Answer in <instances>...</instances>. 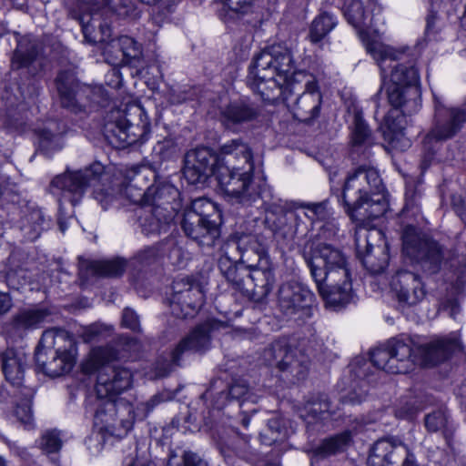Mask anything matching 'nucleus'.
I'll use <instances>...</instances> for the list:
<instances>
[{
	"instance_id": "obj_1",
	"label": "nucleus",
	"mask_w": 466,
	"mask_h": 466,
	"mask_svg": "<svg viewBox=\"0 0 466 466\" xmlns=\"http://www.w3.org/2000/svg\"><path fill=\"white\" fill-rule=\"evenodd\" d=\"M302 256L318 291L332 307L343 306L352 297L351 274L341 249L325 242H307Z\"/></svg>"
},
{
	"instance_id": "obj_2",
	"label": "nucleus",
	"mask_w": 466,
	"mask_h": 466,
	"mask_svg": "<svg viewBox=\"0 0 466 466\" xmlns=\"http://www.w3.org/2000/svg\"><path fill=\"white\" fill-rule=\"evenodd\" d=\"M242 242L240 239L237 247L240 252L238 262L225 278L236 289L265 298L276 282L274 264L264 248H244Z\"/></svg>"
},
{
	"instance_id": "obj_3",
	"label": "nucleus",
	"mask_w": 466,
	"mask_h": 466,
	"mask_svg": "<svg viewBox=\"0 0 466 466\" xmlns=\"http://www.w3.org/2000/svg\"><path fill=\"white\" fill-rule=\"evenodd\" d=\"M149 129L150 123L143 108L128 105L124 109L116 108L107 114L104 136L113 147L124 148L144 143Z\"/></svg>"
},
{
	"instance_id": "obj_4",
	"label": "nucleus",
	"mask_w": 466,
	"mask_h": 466,
	"mask_svg": "<svg viewBox=\"0 0 466 466\" xmlns=\"http://www.w3.org/2000/svg\"><path fill=\"white\" fill-rule=\"evenodd\" d=\"M75 350L73 339L67 332L46 330L35 350L36 366L47 376H61L74 367Z\"/></svg>"
},
{
	"instance_id": "obj_5",
	"label": "nucleus",
	"mask_w": 466,
	"mask_h": 466,
	"mask_svg": "<svg viewBox=\"0 0 466 466\" xmlns=\"http://www.w3.org/2000/svg\"><path fill=\"white\" fill-rule=\"evenodd\" d=\"M221 213L205 198L195 199L181 222L185 234L201 247H212L220 236Z\"/></svg>"
},
{
	"instance_id": "obj_6",
	"label": "nucleus",
	"mask_w": 466,
	"mask_h": 466,
	"mask_svg": "<svg viewBox=\"0 0 466 466\" xmlns=\"http://www.w3.org/2000/svg\"><path fill=\"white\" fill-rule=\"evenodd\" d=\"M254 164L241 170L221 167L217 170L216 179L226 195L243 205L250 206L258 199L266 201L270 191L265 181L252 180Z\"/></svg>"
},
{
	"instance_id": "obj_7",
	"label": "nucleus",
	"mask_w": 466,
	"mask_h": 466,
	"mask_svg": "<svg viewBox=\"0 0 466 466\" xmlns=\"http://www.w3.org/2000/svg\"><path fill=\"white\" fill-rule=\"evenodd\" d=\"M89 13L78 15L71 12L73 18L79 21L86 42L96 44L104 42L110 36V28L101 20L99 10L108 8L118 16L127 17L134 12L132 0H85Z\"/></svg>"
},
{
	"instance_id": "obj_8",
	"label": "nucleus",
	"mask_w": 466,
	"mask_h": 466,
	"mask_svg": "<svg viewBox=\"0 0 466 466\" xmlns=\"http://www.w3.org/2000/svg\"><path fill=\"white\" fill-rule=\"evenodd\" d=\"M401 239L405 259L430 274L440 270L443 254L437 241L411 225L403 228Z\"/></svg>"
},
{
	"instance_id": "obj_9",
	"label": "nucleus",
	"mask_w": 466,
	"mask_h": 466,
	"mask_svg": "<svg viewBox=\"0 0 466 466\" xmlns=\"http://www.w3.org/2000/svg\"><path fill=\"white\" fill-rule=\"evenodd\" d=\"M388 99L393 107H402L403 113L412 114L420 107V77L412 63L393 66L390 74Z\"/></svg>"
},
{
	"instance_id": "obj_10",
	"label": "nucleus",
	"mask_w": 466,
	"mask_h": 466,
	"mask_svg": "<svg viewBox=\"0 0 466 466\" xmlns=\"http://www.w3.org/2000/svg\"><path fill=\"white\" fill-rule=\"evenodd\" d=\"M382 189V180L374 167L361 166L349 174L341 192L346 212L356 219L357 213L368 203L370 196Z\"/></svg>"
},
{
	"instance_id": "obj_11",
	"label": "nucleus",
	"mask_w": 466,
	"mask_h": 466,
	"mask_svg": "<svg viewBox=\"0 0 466 466\" xmlns=\"http://www.w3.org/2000/svg\"><path fill=\"white\" fill-rule=\"evenodd\" d=\"M373 366L391 374H406L418 363L415 343L409 338H393L370 352Z\"/></svg>"
},
{
	"instance_id": "obj_12",
	"label": "nucleus",
	"mask_w": 466,
	"mask_h": 466,
	"mask_svg": "<svg viewBox=\"0 0 466 466\" xmlns=\"http://www.w3.org/2000/svg\"><path fill=\"white\" fill-rule=\"evenodd\" d=\"M95 425L99 431L116 438L125 437L136 420L133 405L125 399L96 397Z\"/></svg>"
},
{
	"instance_id": "obj_13",
	"label": "nucleus",
	"mask_w": 466,
	"mask_h": 466,
	"mask_svg": "<svg viewBox=\"0 0 466 466\" xmlns=\"http://www.w3.org/2000/svg\"><path fill=\"white\" fill-rule=\"evenodd\" d=\"M292 80L295 92L291 93L286 105L296 119L309 123L319 116L322 102L317 78L307 71H299L295 72Z\"/></svg>"
},
{
	"instance_id": "obj_14",
	"label": "nucleus",
	"mask_w": 466,
	"mask_h": 466,
	"mask_svg": "<svg viewBox=\"0 0 466 466\" xmlns=\"http://www.w3.org/2000/svg\"><path fill=\"white\" fill-rule=\"evenodd\" d=\"M262 361L278 369L284 380L296 382L306 378L309 358L297 348L290 347L285 339H279L267 347L261 355Z\"/></svg>"
},
{
	"instance_id": "obj_15",
	"label": "nucleus",
	"mask_w": 466,
	"mask_h": 466,
	"mask_svg": "<svg viewBox=\"0 0 466 466\" xmlns=\"http://www.w3.org/2000/svg\"><path fill=\"white\" fill-rule=\"evenodd\" d=\"M344 15L348 22L359 30L360 35L365 45L367 52L377 62L381 71V76H385V69L382 64L387 61L401 59L404 53L383 44L382 42L368 37L365 28L371 25L372 18L369 16L360 0H350L344 5Z\"/></svg>"
},
{
	"instance_id": "obj_16",
	"label": "nucleus",
	"mask_w": 466,
	"mask_h": 466,
	"mask_svg": "<svg viewBox=\"0 0 466 466\" xmlns=\"http://www.w3.org/2000/svg\"><path fill=\"white\" fill-rule=\"evenodd\" d=\"M312 291L296 280L281 283L276 294V305L279 312L289 319L305 322L313 316Z\"/></svg>"
},
{
	"instance_id": "obj_17",
	"label": "nucleus",
	"mask_w": 466,
	"mask_h": 466,
	"mask_svg": "<svg viewBox=\"0 0 466 466\" xmlns=\"http://www.w3.org/2000/svg\"><path fill=\"white\" fill-rule=\"evenodd\" d=\"M357 257L372 274L381 273L389 262L388 246L383 233L376 228H360L355 233Z\"/></svg>"
},
{
	"instance_id": "obj_18",
	"label": "nucleus",
	"mask_w": 466,
	"mask_h": 466,
	"mask_svg": "<svg viewBox=\"0 0 466 466\" xmlns=\"http://www.w3.org/2000/svg\"><path fill=\"white\" fill-rule=\"evenodd\" d=\"M227 327L226 322L208 319L198 325L188 336L184 338L170 354V360L163 367L157 366V374L159 377L168 375L173 366L178 365L181 355L187 350L202 351L208 349L211 333Z\"/></svg>"
},
{
	"instance_id": "obj_19",
	"label": "nucleus",
	"mask_w": 466,
	"mask_h": 466,
	"mask_svg": "<svg viewBox=\"0 0 466 466\" xmlns=\"http://www.w3.org/2000/svg\"><path fill=\"white\" fill-rule=\"evenodd\" d=\"M104 175V165L94 162L83 170L74 172L66 171L56 176L50 184L53 193L55 189L61 191L63 195L70 198L73 205H76L84 195L86 187L91 186Z\"/></svg>"
},
{
	"instance_id": "obj_20",
	"label": "nucleus",
	"mask_w": 466,
	"mask_h": 466,
	"mask_svg": "<svg viewBox=\"0 0 466 466\" xmlns=\"http://www.w3.org/2000/svg\"><path fill=\"white\" fill-rule=\"evenodd\" d=\"M369 466H420L414 453L396 438L377 441L368 458Z\"/></svg>"
},
{
	"instance_id": "obj_21",
	"label": "nucleus",
	"mask_w": 466,
	"mask_h": 466,
	"mask_svg": "<svg viewBox=\"0 0 466 466\" xmlns=\"http://www.w3.org/2000/svg\"><path fill=\"white\" fill-rule=\"evenodd\" d=\"M255 68L260 72L263 70L272 73L283 78V81L290 80L299 70H296L295 60L290 48L284 44H273L260 52L255 58Z\"/></svg>"
},
{
	"instance_id": "obj_22",
	"label": "nucleus",
	"mask_w": 466,
	"mask_h": 466,
	"mask_svg": "<svg viewBox=\"0 0 466 466\" xmlns=\"http://www.w3.org/2000/svg\"><path fill=\"white\" fill-rule=\"evenodd\" d=\"M115 348L111 345L105 347L94 348L88 354V356L81 363V371L86 376L98 377L101 371H104L106 368L110 365L108 363L112 360H117L121 355V350L132 351L138 349L137 340L128 336H121L118 338Z\"/></svg>"
},
{
	"instance_id": "obj_23",
	"label": "nucleus",
	"mask_w": 466,
	"mask_h": 466,
	"mask_svg": "<svg viewBox=\"0 0 466 466\" xmlns=\"http://www.w3.org/2000/svg\"><path fill=\"white\" fill-rule=\"evenodd\" d=\"M218 169V157L208 147H197L185 155L183 174L189 184L203 185Z\"/></svg>"
},
{
	"instance_id": "obj_24",
	"label": "nucleus",
	"mask_w": 466,
	"mask_h": 466,
	"mask_svg": "<svg viewBox=\"0 0 466 466\" xmlns=\"http://www.w3.org/2000/svg\"><path fill=\"white\" fill-rule=\"evenodd\" d=\"M299 221L295 201L274 203L266 209L264 224L276 238L292 239L298 232Z\"/></svg>"
},
{
	"instance_id": "obj_25",
	"label": "nucleus",
	"mask_w": 466,
	"mask_h": 466,
	"mask_svg": "<svg viewBox=\"0 0 466 466\" xmlns=\"http://www.w3.org/2000/svg\"><path fill=\"white\" fill-rule=\"evenodd\" d=\"M44 66L43 44L30 35L20 37L11 56L12 70L26 69L30 76H35L43 70Z\"/></svg>"
},
{
	"instance_id": "obj_26",
	"label": "nucleus",
	"mask_w": 466,
	"mask_h": 466,
	"mask_svg": "<svg viewBox=\"0 0 466 466\" xmlns=\"http://www.w3.org/2000/svg\"><path fill=\"white\" fill-rule=\"evenodd\" d=\"M434 103V122L428 137L436 140L453 137L466 123V110L461 107H447L436 96Z\"/></svg>"
},
{
	"instance_id": "obj_27",
	"label": "nucleus",
	"mask_w": 466,
	"mask_h": 466,
	"mask_svg": "<svg viewBox=\"0 0 466 466\" xmlns=\"http://www.w3.org/2000/svg\"><path fill=\"white\" fill-rule=\"evenodd\" d=\"M250 74L254 76L253 80L250 82L251 89L266 102L274 104L281 100L286 104L291 98L289 95L295 92L292 77H290V80L283 81V84H281L275 79L276 75L265 70L260 72L258 68H255V66H253Z\"/></svg>"
},
{
	"instance_id": "obj_28",
	"label": "nucleus",
	"mask_w": 466,
	"mask_h": 466,
	"mask_svg": "<svg viewBox=\"0 0 466 466\" xmlns=\"http://www.w3.org/2000/svg\"><path fill=\"white\" fill-rule=\"evenodd\" d=\"M390 286L396 294L398 307L401 311L416 306L426 295L420 277L410 270H398L391 278Z\"/></svg>"
},
{
	"instance_id": "obj_29",
	"label": "nucleus",
	"mask_w": 466,
	"mask_h": 466,
	"mask_svg": "<svg viewBox=\"0 0 466 466\" xmlns=\"http://www.w3.org/2000/svg\"><path fill=\"white\" fill-rule=\"evenodd\" d=\"M213 439L217 449L228 463H234L235 457L246 461H252L257 457L249 444V435L239 434L238 431H234V435H230L223 430L218 431Z\"/></svg>"
},
{
	"instance_id": "obj_30",
	"label": "nucleus",
	"mask_w": 466,
	"mask_h": 466,
	"mask_svg": "<svg viewBox=\"0 0 466 466\" xmlns=\"http://www.w3.org/2000/svg\"><path fill=\"white\" fill-rule=\"evenodd\" d=\"M156 177L155 172L149 167H132L127 171L125 181L120 185V198L124 197L134 204H147L149 191V178Z\"/></svg>"
},
{
	"instance_id": "obj_31",
	"label": "nucleus",
	"mask_w": 466,
	"mask_h": 466,
	"mask_svg": "<svg viewBox=\"0 0 466 466\" xmlns=\"http://www.w3.org/2000/svg\"><path fill=\"white\" fill-rule=\"evenodd\" d=\"M131 383L132 373L128 369L110 365L96 378V397L118 399L117 396L128 390Z\"/></svg>"
},
{
	"instance_id": "obj_32",
	"label": "nucleus",
	"mask_w": 466,
	"mask_h": 466,
	"mask_svg": "<svg viewBox=\"0 0 466 466\" xmlns=\"http://www.w3.org/2000/svg\"><path fill=\"white\" fill-rule=\"evenodd\" d=\"M51 316L44 306H34L18 310L5 325V332L13 339H22L32 329H38Z\"/></svg>"
},
{
	"instance_id": "obj_33",
	"label": "nucleus",
	"mask_w": 466,
	"mask_h": 466,
	"mask_svg": "<svg viewBox=\"0 0 466 466\" xmlns=\"http://www.w3.org/2000/svg\"><path fill=\"white\" fill-rule=\"evenodd\" d=\"M461 350V342L456 338H441L424 345H416L420 366H435L448 360L451 354Z\"/></svg>"
},
{
	"instance_id": "obj_34",
	"label": "nucleus",
	"mask_w": 466,
	"mask_h": 466,
	"mask_svg": "<svg viewBox=\"0 0 466 466\" xmlns=\"http://www.w3.org/2000/svg\"><path fill=\"white\" fill-rule=\"evenodd\" d=\"M218 162V169L241 170L253 163V156L250 147L242 139H232L221 145L216 154Z\"/></svg>"
},
{
	"instance_id": "obj_35",
	"label": "nucleus",
	"mask_w": 466,
	"mask_h": 466,
	"mask_svg": "<svg viewBox=\"0 0 466 466\" xmlns=\"http://www.w3.org/2000/svg\"><path fill=\"white\" fill-rule=\"evenodd\" d=\"M258 116V108L253 104L237 100L220 109L219 120L225 128L238 132L245 124L254 121Z\"/></svg>"
},
{
	"instance_id": "obj_36",
	"label": "nucleus",
	"mask_w": 466,
	"mask_h": 466,
	"mask_svg": "<svg viewBox=\"0 0 466 466\" xmlns=\"http://www.w3.org/2000/svg\"><path fill=\"white\" fill-rule=\"evenodd\" d=\"M61 104L74 112L83 110L80 103V86L73 70H63L56 78Z\"/></svg>"
},
{
	"instance_id": "obj_37",
	"label": "nucleus",
	"mask_w": 466,
	"mask_h": 466,
	"mask_svg": "<svg viewBox=\"0 0 466 466\" xmlns=\"http://www.w3.org/2000/svg\"><path fill=\"white\" fill-rule=\"evenodd\" d=\"M181 288L183 284L172 286V294L168 299L170 312L177 319H187L194 317L204 303V295L197 289L189 293L190 301L185 303Z\"/></svg>"
},
{
	"instance_id": "obj_38",
	"label": "nucleus",
	"mask_w": 466,
	"mask_h": 466,
	"mask_svg": "<svg viewBox=\"0 0 466 466\" xmlns=\"http://www.w3.org/2000/svg\"><path fill=\"white\" fill-rule=\"evenodd\" d=\"M173 215L168 213L167 207L141 208L137 214V222L144 235H157L172 220Z\"/></svg>"
},
{
	"instance_id": "obj_39",
	"label": "nucleus",
	"mask_w": 466,
	"mask_h": 466,
	"mask_svg": "<svg viewBox=\"0 0 466 466\" xmlns=\"http://www.w3.org/2000/svg\"><path fill=\"white\" fill-rule=\"evenodd\" d=\"M237 400L238 407L251 403L255 404L258 400V396L249 387L244 380H234L227 390L220 391L214 399L213 405L218 410H222L228 401Z\"/></svg>"
},
{
	"instance_id": "obj_40",
	"label": "nucleus",
	"mask_w": 466,
	"mask_h": 466,
	"mask_svg": "<svg viewBox=\"0 0 466 466\" xmlns=\"http://www.w3.org/2000/svg\"><path fill=\"white\" fill-rule=\"evenodd\" d=\"M66 127L62 121L50 120L36 131L38 148L45 155H52L64 147Z\"/></svg>"
},
{
	"instance_id": "obj_41",
	"label": "nucleus",
	"mask_w": 466,
	"mask_h": 466,
	"mask_svg": "<svg viewBox=\"0 0 466 466\" xmlns=\"http://www.w3.org/2000/svg\"><path fill=\"white\" fill-rule=\"evenodd\" d=\"M105 53H115L111 63L116 65L131 64L142 55L141 46L132 37L122 35L113 39L106 47Z\"/></svg>"
},
{
	"instance_id": "obj_42",
	"label": "nucleus",
	"mask_w": 466,
	"mask_h": 466,
	"mask_svg": "<svg viewBox=\"0 0 466 466\" xmlns=\"http://www.w3.org/2000/svg\"><path fill=\"white\" fill-rule=\"evenodd\" d=\"M424 425L429 432H440L448 446H451L455 427L445 407L432 410L424 417Z\"/></svg>"
},
{
	"instance_id": "obj_43",
	"label": "nucleus",
	"mask_w": 466,
	"mask_h": 466,
	"mask_svg": "<svg viewBox=\"0 0 466 466\" xmlns=\"http://www.w3.org/2000/svg\"><path fill=\"white\" fill-rule=\"evenodd\" d=\"M26 364L27 356L24 352L14 350H6L2 360L5 379L15 386H21Z\"/></svg>"
},
{
	"instance_id": "obj_44",
	"label": "nucleus",
	"mask_w": 466,
	"mask_h": 466,
	"mask_svg": "<svg viewBox=\"0 0 466 466\" xmlns=\"http://www.w3.org/2000/svg\"><path fill=\"white\" fill-rule=\"evenodd\" d=\"M394 110H390L384 117L383 137L384 139L393 147L404 150L410 146V140L403 135V126L400 119L399 107H394ZM406 115V113H403ZM407 115H409L407 113Z\"/></svg>"
},
{
	"instance_id": "obj_45",
	"label": "nucleus",
	"mask_w": 466,
	"mask_h": 466,
	"mask_svg": "<svg viewBox=\"0 0 466 466\" xmlns=\"http://www.w3.org/2000/svg\"><path fill=\"white\" fill-rule=\"evenodd\" d=\"M336 414L328 396L319 393L310 397L304 404L301 416L309 422L323 421Z\"/></svg>"
},
{
	"instance_id": "obj_46",
	"label": "nucleus",
	"mask_w": 466,
	"mask_h": 466,
	"mask_svg": "<svg viewBox=\"0 0 466 466\" xmlns=\"http://www.w3.org/2000/svg\"><path fill=\"white\" fill-rule=\"evenodd\" d=\"M127 267V259L119 257L81 263V269L86 268L91 275L104 278H119L124 274Z\"/></svg>"
},
{
	"instance_id": "obj_47",
	"label": "nucleus",
	"mask_w": 466,
	"mask_h": 466,
	"mask_svg": "<svg viewBox=\"0 0 466 466\" xmlns=\"http://www.w3.org/2000/svg\"><path fill=\"white\" fill-rule=\"evenodd\" d=\"M149 191L151 193L147 205L167 207L168 213L173 215L177 206L176 201L179 197L178 189L167 182H155L149 186Z\"/></svg>"
},
{
	"instance_id": "obj_48",
	"label": "nucleus",
	"mask_w": 466,
	"mask_h": 466,
	"mask_svg": "<svg viewBox=\"0 0 466 466\" xmlns=\"http://www.w3.org/2000/svg\"><path fill=\"white\" fill-rule=\"evenodd\" d=\"M94 186L93 198L103 209L106 210L111 207L116 206L120 199V185L113 184L108 181V176L104 172V175L99 180L92 184Z\"/></svg>"
},
{
	"instance_id": "obj_49",
	"label": "nucleus",
	"mask_w": 466,
	"mask_h": 466,
	"mask_svg": "<svg viewBox=\"0 0 466 466\" xmlns=\"http://www.w3.org/2000/svg\"><path fill=\"white\" fill-rule=\"evenodd\" d=\"M352 442L350 431H345L330 437L325 438L313 450V454L319 458H327L347 451Z\"/></svg>"
},
{
	"instance_id": "obj_50",
	"label": "nucleus",
	"mask_w": 466,
	"mask_h": 466,
	"mask_svg": "<svg viewBox=\"0 0 466 466\" xmlns=\"http://www.w3.org/2000/svg\"><path fill=\"white\" fill-rule=\"evenodd\" d=\"M288 438L289 430L284 420L278 417L269 419L266 429L259 434L261 443L268 446L282 444Z\"/></svg>"
},
{
	"instance_id": "obj_51",
	"label": "nucleus",
	"mask_w": 466,
	"mask_h": 466,
	"mask_svg": "<svg viewBox=\"0 0 466 466\" xmlns=\"http://www.w3.org/2000/svg\"><path fill=\"white\" fill-rule=\"evenodd\" d=\"M48 226L49 222L45 218L42 210L34 208L24 217L21 229L28 240L34 241Z\"/></svg>"
},
{
	"instance_id": "obj_52",
	"label": "nucleus",
	"mask_w": 466,
	"mask_h": 466,
	"mask_svg": "<svg viewBox=\"0 0 466 466\" xmlns=\"http://www.w3.org/2000/svg\"><path fill=\"white\" fill-rule=\"evenodd\" d=\"M335 17L328 13H320L311 23L309 37V40L317 44L320 42L336 26Z\"/></svg>"
},
{
	"instance_id": "obj_53",
	"label": "nucleus",
	"mask_w": 466,
	"mask_h": 466,
	"mask_svg": "<svg viewBox=\"0 0 466 466\" xmlns=\"http://www.w3.org/2000/svg\"><path fill=\"white\" fill-rule=\"evenodd\" d=\"M420 187V184L415 181H409L406 184L405 205L402 212L410 213L415 218L420 214L421 190Z\"/></svg>"
},
{
	"instance_id": "obj_54",
	"label": "nucleus",
	"mask_w": 466,
	"mask_h": 466,
	"mask_svg": "<svg viewBox=\"0 0 466 466\" xmlns=\"http://www.w3.org/2000/svg\"><path fill=\"white\" fill-rule=\"evenodd\" d=\"M177 146L172 138H164L153 147L152 158L155 165L174 159L177 155Z\"/></svg>"
},
{
	"instance_id": "obj_55",
	"label": "nucleus",
	"mask_w": 466,
	"mask_h": 466,
	"mask_svg": "<svg viewBox=\"0 0 466 466\" xmlns=\"http://www.w3.org/2000/svg\"><path fill=\"white\" fill-rule=\"evenodd\" d=\"M384 187L382 186V189L370 196V199L368 203H365V212L363 214H360V216L367 217L371 219L378 218L384 215V213L388 209V201L384 195Z\"/></svg>"
},
{
	"instance_id": "obj_56",
	"label": "nucleus",
	"mask_w": 466,
	"mask_h": 466,
	"mask_svg": "<svg viewBox=\"0 0 466 466\" xmlns=\"http://www.w3.org/2000/svg\"><path fill=\"white\" fill-rule=\"evenodd\" d=\"M372 361H369L363 357H356L349 365L350 372L352 377L359 380L358 383H370L371 381L370 377L373 374L371 366Z\"/></svg>"
},
{
	"instance_id": "obj_57",
	"label": "nucleus",
	"mask_w": 466,
	"mask_h": 466,
	"mask_svg": "<svg viewBox=\"0 0 466 466\" xmlns=\"http://www.w3.org/2000/svg\"><path fill=\"white\" fill-rule=\"evenodd\" d=\"M352 142L354 146L370 144L371 131L364 121L360 112L354 115Z\"/></svg>"
},
{
	"instance_id": "obj_58",
	"label": "nucleus",
	"mask_w": 466,
	"mask_h": 466,
	"mask_svg": "<svg viewBox=\"0 0 466 466\" xmlns=\"http://www.w3.org/2000/svg\"><path fill=\"white\" fill-rule=\"evenodd\" d=\"M296 211L304 209V216L311 222L322 220L327 217V202H298L295 201Z\"/></svg>"
},
{
	"instance_id": "obj_59",
	"label": "nucleus",
	"mask_w": 466,
	"mask_h": 466,
	"mask_svg": "<svg viewBox=\"0 0 466 466\" xmlns=\"http://www.w3.org/2000/svg\"><path fill=\"white\" fill-rule=\"evenodd\" d=\"M60 434L56 430L46 431L39 441L40 449L46 454L56 453L62 447Z\"/></svg>"
},
{
	"instance_id": "obj_60",
	"label": "nucleus",
	"mask_w": 466,
	"mask_h": 466,
	"mask_svg": "<svg viewBox=\"0 0 466 466\" xmlns=\"http://www.w3.org/2000/svg\"><path fill=\"white\" fill-rule=\"evenodd\" d=\"M167 466H208V463L197 453L184 451L180 458L170 456Z\"/></svg>"
},
{
	"instance_id": "obj_61",
	"label": "nucleus",
	"mask_w": 466,
	"mask_h": 466,
	"mask_svg": "<svg viewBox=\"0 0 466 466\" xmlns=\"http://www.w3.org/2000/svg\"><path fill=\"white\" fill-rule=\"evenodd\" d=\"M169 400L167 393H157L152 396L147 401L141 402L135 410L136 418L139 420L145 419L157 405Z\"/></svg>"
},
{
	"instance_id": "obj_62",
	"label": "nucleus",
	"mask_w": 466,
	"mask_h": 466,
	"mask_svg": "<svg viewBox=\"0 0 466 466\" xmlns=\"http://www.w3.org/2000/svg\"><path fill=\"white\" fill-rule=\"evenodd\" d=\"M351 390L349 391L346 394H343L340 397V401L343 404H360L361 403L367 396L368 392V386L366 383H358L354 382V384L351 386Z\"/></svg>"
},
{
	"instance_id": "obj_63",
	"label": "nucleus",
	"mask_w": 466,
	"mask_h": 466,
	"mask_svg": "<svg viewBox=\"0 0 466 466\" xmlns=\"http://www.w3.org/2000/svg\"><path fill=\"white\" fill-rule=\"evenodd\" d=\"M254 0H224L228 10L237 15H243L251 12Z\"/></svg>"
},
{
	"instance_id": "obj_64",
	"label": "nucleus",
	"mask_w": 466,
	"mask_h": 466,
	"mask_svg": "<svg viewBox=\"0 0 466 466\" xmlns=\"http://www.w3.org/2000/svg\"><path fill=\"white\" fill-rule=\"evenodd\" d=\"M122 325L133 331H141L139 317L131 308L127 307L124 309L122 313Z\"/></svg>"
}]
</instances>
